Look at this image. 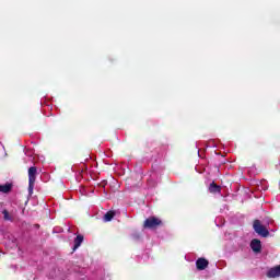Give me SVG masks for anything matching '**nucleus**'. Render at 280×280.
Returning <instances> with one entry per match:
<instances>
[{"label":"nucleus","instance_id":"nucleus-1","mask_svg":"<svg viewBox=\"0 0 280 280\" xmlns=\"http://www.w3.org/2000/svg\"><path fill=\"white\" fill-rule=\"evenodd\" d=\"M38 171L36 166H32L28 168V194H34V185L36 184V174Z\"/></svg>","mask_w":280,"mask_h":280},{"label":"nucleus","instance_id":"nucleus-2","mask_svg":"<svg viewBox=\"0 0 280 280\" xmlns=\"http://www.w3.org/2000/svg\"><path fill=\"white\" fill-rule=\"evenodd\" d=\"M254 231L261 237H268L270 235V232H268V229L261 224L259 220L254 221Z\"/></svg>","mask_w":280,"mask_h":280},{"label":"nucleus","instance_id":"nucleus-3","mask_svg":"<svg viewBox=\"0 0 280 280\" xmlns=\"http://www.w3.org/2000/svg\"><path fill=\"white\" fill-rule=\"evenodd\" d=\"M161 220L156 217H150L144 221V229H156L160 226Z\"/></svg>","mask_w":280,"mask_h":280},{"label":"nucleus","instance_id":"nucleus-4","mask_svg":"<svg viewBox=\"0 0 280 280\" xmlns=\"http://www.w3.org/2000/svg\"><path fill=\"white\" fill-rule=\"evenodd\" d=\"M250 248L254 253H261V241L254 238L250 242Z\"/></svg>","mask_w":280,"mask_h":280},{"label":"nucleus","instance_id":"nucleus-5","mask_svg":"<svg viewBox=\"0 0 280 280\" xmlns=\"http://www.w3.org/2000/svg\"><path fill=\"white\" fill-rule=\"evenodd\" d=\"M209 266V260L205 258H199L196 261L197 270H205Z\"/></svg>","mask_w":280,"mask_h":280},{"label":"nucleus","instance_id":"nucleus-6","mask_svg":"<svg viewBox=\"0 0 280 280\" xmlns=\"http://www.w3.org/2000/svg\"><path fill=\"white\" fill-rule=\"evenodd\" d=\"M267 277H269L270 279H275L277 277H280V265L276 266L273 268H271L268 272H267Z\"/></svg>","mask_w":280,"mask_h":280},{"label":"nucleus","instance_id":"nucleus-7","mask_svg":"<svg viewBox=\"0 0 280 280\" xmlns=\"http://www.w3.org/2000/svg\"><path fill=\"white\" fill-rule=\"evenodd\" d=\"M210 194H220L222 191V188L218 186L215 183H212L209 187Z\"/></svg>","mask_w":280,"mask_h":280},{"label":"nucleus","instance_id":"nucleus-8","mask_svg":"<svg viewBox=\"0 0 280 280\" xmlns=\"http://www.w3.org/2000/svg\"><path fill=\"white\" fill-rule=\"evenodd\" d=\"M82 242H84V236H82V235H78L74 238V250H75V248H80V246L82 245Z\"/></svg>","mask_w":280,"mask_h":280},{"label":"nucleus","instance_id":"nucleus-9","mask_svg":"<svg viewBox=\"0 0 280 280\" xmlns=\"http://www.w3.org/2000/svg\"><path fill=\"white\" fill-rule=\"evenodd\" d=\"M11 189H12V185L10 184L0 185V191L2 194H8Z\"/></svg>","mask_w":280,"mask_h":280},{"label":"nucleus","instance_id":"nucleus-10","mask_svg":"<svg viewBox=\"0 0 280 280\" xmlns=\"http://www.w3.org/2000/svg\"><path fill=\"white\" fill-rule=\"evenodd\" d=\"M113 218H115V212L114 211H108L104 215V222H110V220H113Z\"/></svg>","mask_w":280,"mask_h":280},{"label":"nucleus","instance_id":"nucleus-11","mask_svg":"<svg viewBox=\"0 0 280 280\" xmlns=\"http://www.w3.org/2000/svg\"><path fill=\"white\" fill-rule=\"evenodd\" d=\"M2 214H3V219L9 221V222H12V218L10 215V212H8V210H3L2 211Z\"/></svg>","mask_w":280,"mask_h":280}]
</instances>
